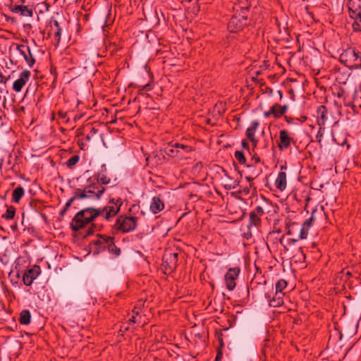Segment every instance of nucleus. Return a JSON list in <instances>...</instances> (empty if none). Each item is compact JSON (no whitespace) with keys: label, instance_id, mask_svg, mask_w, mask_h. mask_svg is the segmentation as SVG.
<instances>
[{"label":"nucleus","instance_id":"f257e3e1","mask_svg":"<svg viewBox=\"0 0 361 361\" xmlns=\"http://www.w3.org/2000/svg\"><path fill=\"white\" fill-rule=\"evenodd\" d=\"M122 204L120 198H112L103 208H85L75 214L70 223V228L73 231H80L88 226L83 232H80L82 238H87L103 227L102 224L94 222L97 218L102 216L104 219L109 220L119 212Z\"/></svg>","mask_w":361,"mask_h":361},{"label":"nucleus","instance_id":"f03ea898","mask_svg":"<svg viewBox=\"0 0 361 361\" xmlns=\"http://www.w3.org/2000/svg\"><path fill=\"white\" fill-rule=\"evenodd\" d=\"M106 166L104 164L101 166L99 172L95 173L87 180V185L84 188L94 185V189L91 188L90 190L94 193L91 194L92 196L90 199L99 200L105 192L106 188L102 185H108L111 182V178L106 175Z\"/></svg>","mask_w":361,"mask_h":361},{"label":"nucleus","instance_id":"7ed1b4c3","mask_svg":"<svg viewBox=\"0 0 361 361\" xmlns=\"http://www.w3.org/2000/svg\"><path fill=\"white\" fill-rule=\"evenodd\" d=\"M240 10L236 8V13L234 14L228 23V30L230 32L237 33L242 31L249 24L247 13L250 11V6L246 4L245 6H239Z\"/></svg>","mask_w":361,"mask_h":361},{"label":"nucleus","instance_id":"20e7f679","mask_svg":"<svg viewBox=\"0 0 361 361\" xmlns=\"http://www.w3.org/2000/svg\"><path fill=\"white\" fill-rule=\"evenodd\" d=\"M137 220L135 216L121 215L116 219L113 228L116 233H129L136 228Z\"/></svg>","mask_w":361,"mask_h":361},{"label":"nucleus","instance_id":"39448f33","mask_svg":"<svg viewBox=\"0 0 361 361\" xmlns=\"http://www.w3.org/2000/svg\"><path fill=\"white\" fill-rule=\"evenodd\" d=\"M350 17L353 19V32H361V0H349L348 3Z\"/></svg>","mask_w":361,"mask_h":361},{"label":"nucleus","instance_id":"423d86ee","mask_svg":"<svg viewBox=\"0 0 361 361\" xmlns=\"http://www.w3.org/2000/svg\"><path fill=\"white\" fill-rule=\"evenodd\" d=\"M91 188L94 189V185H89L87 188H75L73 191V197L68 200L66 203L64 208L61 211L60 215L64 216L66 213L68 209L71 207V204L75 200H83V199H89L92 196L90 194L94 193V192H91Z\"/></svg>","mask_w":361,"mask_h":361},{"label":"nucleus","instance_id":"0eeeda50","mask_svg":"<svg viewBox=\"0 0 361 361\" xmlns=\"http://www.w3.org/2000/svg\"><path fill=\"white\" fill-rule=\"evenodd\" d=\"M111 236L105 234L97 235V238L92 240L89 245L93 255H97L106 250L107 245L109 243V238H111Z\"/></svg>","mask_w":361,"mask_h":361},{"label":"nucleus","instance_id":"6e6552de","mask_svg":"<svg viewBox=\"0 0 361 361\" xmlns=\"http://www.w3.org/2000/svg\"><path fill=\"white\" fill-rule=\"evenodd\" d=\"M355 55L356 50L354 48L348 47L340 54L339 61L345 66L353 70L354 69L355 60L357 59Z\"/></svg>","mask_w":361,"mask_h":361},{"label":"nucleus","instance_id":"1a4fd4ad","mask_svg":"<svg viewBox=\"0 0 361 361\" xmlns=\"http://www.w3.org/2000/svg\"><path fill=\"white\" fill-rule=\"evenodd\" d=\"M240 272V269L238 267L230 268L225 274L224 280L226 286L228 290H233L236 286V279Z\"/></svg>","mask_w":361,"mask_h":361},{"label":"nucleus","instance_id":"9d476101","mask_svg":"<svg viewBox=\"0 0 361 361\" xmlns=\"http://www.w3.org/2000/svg\"><path fill=\"white\" fill-rule=\"evenodd\" d=\"M178 253L168 252L163 257V266L165 271L173 272L176 270L178 265Z\"/></svg>","mask_w":361,"mask_h":361},{"label":"nucleus","instance_id":"9b49d317","mask_svg":"<svg viewBox=\"0 0 361 361\" xmlns=\"http://www.w3.org/2000/svg\"><path fill=\"white\" fill-rule=\"evenodd\" d=\"M295 145L296 141L290 137L287 130H281L279 132V142L278 147L280 150L288 149L291 145Z\"/></svg>","mask_w":361,"mask_h":361},{"label":"nucleus","instance_id":"f8f14e48","mask_svg":"<svg viewBox=\"0 0 361 361\" xmlns=\"http://www.w3.org/2000/svg\"><path fill=\"white\" fill-rule=\"evenodd\" d=\"M264 214V210L263 207L257 206L249 214V225L250 228L251 226L259 227L261 226L262 221L261 216Z\"/></svg>","mask_w":361,"mask_h":361},{"label":"nucleus","instance_id":"ddd939ff","mask_svg":"<svg viewBox=\"0 0 361 361\" xmlns=\"http://www.w3.org/2000/svg\"><path fill=\"white\" fill-rule=\"evenodd\" d=\"M41 272L40 267L35 265L32 268L25 271L23 276V281L27 286H30L33 281L39 276Z\"/></svg>","mask_w":361,"mask_h":361},{"label":"nucleus","instance_id":"4468645a","mask_svg":"<svg viewBox=\"0 0 361 361\" xmlns=\"http://www.w3.org/2000/svg\"><path fill=\"white\" fill-rule=\"evenodd\" d=\"M16 49L23 56L29 67L32 68L35 63V59L28 46L25 44L17 45Z\"/></svg>","mask_w":361,"mask_h":361},{"label":"nucleus","instance_id":"2eb2a0df","mask_svg":"<svg viewBox=\"0 0 361 361\" xmlns=\"http://www.w3.org/2000/svg\"><path fill=\"white\" fill-rule=\"evenodd\" d=\"M30 71L28 70L23 71L20 74V78L17 79L13 84V90L16 92H21L23 86L28 82L30 77Z\"/></svg>","mask_w":361,"mask_h":361},{"label":"nucleus","instance_id":"dca6fc26","mask_svg":"<svg viewBox=\"0 0 361 361\" xmlns=\"http://www.w3.org/2000/svg\"><path fill=\"white\" fill-rule=\"evenodd\" d=\"M10 10L13 13H20L22 16L32 17L33 10L27 6L11 4Z\"/></svg>","mask_w":361,"mask_h":361},{"label":"nucleus","instance_id":"f3484780","mask_svg":"<svg viewBox=\"0 0 361 361\" xmlns=\"http://www.w3.org/2000/svg\"><path fill=\"white\" fill-rule=\"evenodd\" d=\"M165 160V156L162 152H154L150 155H149L146 161L147 164H152L153 166H158L162 164Z\"/></svg>","mask_w":361,"mask_h":361},{"label":"nucleus","instance_id":"a211bd4d","mask_svg":"<svg viewBox=\"0 0 361 361\" xmlns=\"http://www.w3.org/2000/svg\"><path fill=\"white\" fill-rule=\"evenodd\" d=\"M317 123L319 126H325L327 121L328 110L324 105H321L317 110Z\"/></svg>","mask_w":361,"mask_h":361},{"label":"nucleus","instance_id":"6ab92c4d","mask_svg":"<svg viewBox=\"0 0 361 361\" xmlns=\"http://www.w3.org/2000/svg\"><path fill=\"white\" fill-rule=\"evenodd\" d=\"M164 209V204L159 197L155 196L152 198L150 204V211L156 214Z\"/></svg>","mask_w":361,"mask_h":361},{"label":"nucleus","instance_id":"aec40b11","mask_svg":"<svg viewBox=\"0 0 361 361\" xmlns=\"http://www.w3.org/2000/svg\"><path fill=\"white\" fill-rule=\"evenodd\" d=\"M216 336L219 341V346L216 348V355L214 361H221L223 358V348L224 347L223 334L221 331H216Z\"/></svg>","mask_w":361,"mask_h":361},{"label":"nucleus","instance_id":"412c9836","mask_svg":"<svg viewBox=\"0 0 361 361\" xmlns=\"http://www.w3.org/2000/svg\"><path fill=\"white\" fill-rule=\"evenodd\" d=\"M173 142H171L167 147L165 148L164 152L166 154L171 157H183L184 154L180 149L175 148L173 146Z\"/></svg>","mask_w":361,"mask_h":361},{"label":"nucleus","instance_id":"4be33fe9","mask_svg":"<svg viewBox=\"0 0 361 361\" xmlns=\"http://www.w3.org/2000/svg\"><path fill=\"white\" fill-rule=\"evenodd\" d=\"M275 186L283 191L286 188V173L284 171H280L275 180Z\"/></svg>","mask_w":361,"mask_h":361},{"label":"nucleus","instance_id":"5701e85b","mask_svg":"<svg viewBox=\"0 0 361 361\" xmlns=\"http://www.w3.org/2000/svg\"><path fill=\"white\" fill-rule=\"evenodd\" d=\"M49 24H50L51 29H53V27H54L56 29L54 31V37L56 39V41L59 43L61 40V30H62L61 27L60 26V23L57 20L51 18L50 20Z\"/></svg>","mask_w":361,"mask_h":361},{"label":"nucleus","instance_id":"b1692460","mask_svg":"<svg viewBox=\"0 0 361 361\" xmlns=\"http://www.w3.org/2000/svg\"><path fill=\"white\" fill-rule=\"evenodd\" d=\"M259 126V122L257 120L252 121L250 126L247 128L245 135L249 140H252L255 137V133Z\"/></svg>","mask_w":361,"mask_h":361},{"label":"nucleus","instance_id":"393cba45","mask_svg":"<svg viewBox=\"0 0 361 361\" xmlns=\"http://www.w3.org/2000/svg\"><path fill=\"white\" fill-rule=\"evenodd\" d=\"M114 240V237L112 236L111 237V238H109V243H108L107 245L106 250H108V252L111 255L115 257H118L121 253V250L115 245Z\"/></svg>","mask_w":361,"mask_h":361},{"label":"nucleus","instance_id":"a878e982","mask_svg":"<svg viewBox=\"0 0 361 361\" xmlns=\"http://www.w3.org/2000/svg\"><path fill=\"white\" fill-rule=\"evenodd\" d=\"M25 194L23 186L18 185L12 192V202L18 203Z\"/></svg>","mask_w":361,"mask_h":361},{"label":"nucleus","instance_id":"bb28decb","mask_svg":"<svg viewBox=\"0 0 361 361\" xmlns=\"http://www.w3.org/2000/svg\"><path fill=\"white\" fill-rule=\"evenodd\" d=\"M18 322L20 324L27 325L31 322V314L28 310H23L20 312L18 318Z\"/></svg>","mask_w":361,"mask_h":361},{"label":"nucleus","instance_id":"cd10ccee","mask_svg":"<svg viewBox=\"0 0 361 361\" xmlns=\"http://www.w3.org/2000/svg\"><path fill=\"white\" fill-rule=\"evenodd\" d=\"M30 206L37 212H40L46 207L44 201L37 199H32L30 202Z\"/></svg>","mask_w":361,"mask_h":361},{"label":"nucleus","instance_id":"c85d7f7f","mask_svg":"<svg viewBox=\"0 0 361 361\" xmlns=\"http://www.w3.org/2000/svg\"><path fill=\"white\" fill-rule=\"evenodd\" d=\"M284 294L281 293V294L276 295V292L275 293V295L272 298L271 300H269V305L271 307H279L283 304V295Z\"/></svg>","mask_w":361,"mask_h":361},{"label":"nucleus","instance_id":"c756f323","mask_svg":"<svg viewBox=\"0 0 361 361\" xmlns=\"http://www.w3.org/2000/svg\"><path fill=\"white\" fill-rule=\"evenodd\" d=\"M277 106H279L278 103L274 104L269 111L264 113V116L266 118H269L271 116H273V117L276 118H280V111L278 107H276Z\"/></svg>","mask_w":361,"mask_h":361},{"label":"nucleus","instance_id":"7c9ffc66","mask_svg":"<svg viewBox=\"0 0 361 361\" xmlns=\"http://www.w3.org/2000/svg\"><path fill=\"white\" fill-rule=\"evenodd\" d=\"M173 146L175 148L180 149V152L183 153L184 156L185 155V154H188V152H190L194 150V149L191 146L183 145L182 143H178L177 142H175L174 144H173Z\"/></svg>","mask_w":361,"mask_h":361},{"label":"nucleus","instance_id":"2f4dec72","mask_svg":"<svg viewBox=\"0 0 361 361\" xmlns=\"http://www.w3.org/2000/svg\"><path fill=\"white\" fill-rule=\"evenodd\" d=\"M16 214V208L13 206L7 207L6 212L1 217L6 220H11L14 218Z\"/></svg>","mask_w":361,"mask_h":361},{"label":"nucleus","instance_id":"473e14b6","mask_svg":"<svg viewBox=\"0 0 361 361\" xmlns=\"http://www.w3.org/2000/svg\"><path fill=\"white\" fill-rule=\"evenodd\" d=\"M288 285L287 281L285 279L279 280L275 285L276 295L281 294L284 288H286Z\"/></svg>","mask_w":361,"mask_h":361},{"label":"nucleus","instance_id":"72a5a7b5","mask_svg":"<svg viewBox=\"0 0 361 361\" xmlns=\"http://www.w3.org/2000/svg\"><path fill=\"white\" fill-rule=\"evenodd\" d=\"M80 157L78 155H73L68 159L66 163V165L69 169H73L79 161Z\"/></svg>","mask_w":361,"mask_h":361},{"label":"nucleus","instance_id":"f704fd0d","mask_svg":"<svg viewBox=\"0 0 361 361\" xmlns=\"http://www.w3.org/2000/svg\"><path fill=\"white\" fill-rule=\"evenodd\" d=\"M235 158L238 160L240 164H246V158L244 155V153L241 151H235L234 154Z\"/></svg>","mask_w":361,"mask_h":361},{"label":"nucleus","instance_id":"c9c22d12","mask_svg":"<svg viewBox=\"0 0 361 361\" xmlns=\"http://www.w3.org/2000/svg\"><path fill=\"white\" fill-rule=\"evenodd\" d=\"M97 132L98 130L95 129L94 128H92L90 133L82 138V145H83L89 142L91 140V137L97 134Z\"/></svg>","mask_w":361,"mask_h":361},{"label":"nucleus","instance_id":"e433bc0d","mask_svg":"<svg viewBox=\"0 0 361 361\" xmlns=\"http://www.w3.org/2000/svg\"><path fill=\"white\" fill-rule=\"evenodd\" d=\"M333 140L335 141V142L341 146H343L347 142V138L345 137L343 139H340L339 137H337V135L334 132L331 133Z\"/></svg>","mask_w":361,"mask_h":361},{"label":"nucleus","instance_id":"4c0bfd02","mask_svg":"<svg viewBox=\"0 0 361 361\" xmlns=\"http://www.w3.org/2000/svg\"><path fill=\"white\" fill-rule=\"evenodd\" d=\"M315 212V210H313V212H312V216L309 219H307L302 224V226L304 228H307V229L309 230L310 228L311 227V226L312 225L314 221V218L313 217V214Z\"/></svg>","mask_w":361,"mask_h":361},{"label":"nucleus","instance_id":"58836bf2","mask_svg":"<svg viewBox=\"0 0 361 361\" xmlns=\"http://www.w3.org/2000/svg\"><path fill=\"white\" fill-rule=\"evenodd\" d=\"M354 69L361 68V52L356 51Z\"/></svg>","mask_w":361,"mask_h":361},{"label":"nucleus","instance_id":"ea45409f","mask_svg":"<svg viewBox=\"0 0 361 361\" xmlns=\"http://www.w3.org/2000/svg\"><path fill=\"white\" fill-rule=\"evenodd\" d=\"M325 130V126H319V130L317 132V134L316 135V140L317 142H321L322 138L324 135V132Z\"/></svg>","mask_w":361,"mask_h":361},{"label":"nucleus","instance_id":"a19ab883","mask_svg":"<svg viewBox=\"0 0 361 361\" xmlns=\"http://www.w3.org/2000/svg\"><path fill=\"white\" fill-rule=\"evenodd\" d=\"M240 181L239 180H235L233 184H226L224 185V188L226 190H230L232 189L236 188L238 186H239Z\"/></svg>","mask_w":361,"mask_h":361},{"label":"nucleus","instance_id":"79ce46f5","mask_svg":"<svg viewBox=\"0 0 361 361\" xmlns=\"http://www.w3.org/2000/svg\"><path fill=\"white\" fill-rule=\"evenodd\" d=\"M107 49L111 54L117 52L121 48L116 43H110Z\"/></svg>","mask_w":361,"mask_h":361},{"label":"nucleus","instance_id":"37998d69","mask_svg":"<svg viewBox=\"0 0 361 361\" xmlns=\"http://www.w3.org/2000/svg\"><path fill=\"white\" fill-rule=\"evenodd\" d=\"M308 229L307 228H304L302 226L300 231V235H299V239H305L307 238L308 234Z\"/></svg>","mask_w":361,"mask_h":361},{"label":"nucleus","instance_id":"c03bdc74","mask_svg":"<svg viewBox=\"0 0 361 361\" xmlns=\"http://www.w3.org/2000/svg\"><path fill=\"white\" fill-rule=\"evenodd\" d=\"M58 116H59V117H60L62 119H66L65 123H68L69 118H67V112L66 111H63V110H60L58 112Z\"/></svg>","mask_w":361,"mask_h":361},{"label":"nucleus","instance_id":"a18cd8bd","mask_svg":"<svg viewBox=\"0 0 361 361\" xmlns=\"http://www.w3.org/2000/svg\"><path fill=\"white\" fill-rule=\"evenodd\" d=\"M276 107H278L279 110L280 111V117L282 116L283 115L285 114V113L288 110V106L286 105H281L279 104V106H277Z\"/></svg>","mask_w":361,"mask_h":361},{"label":"nucleus","instance_id":"49530a36","mask_svg":"<svg viewBox=\"0 0 361 361\" xmlns=\"http://www.w3.org/2000/svg\"><path fill=\"white\" fill-rule=\"evenodd\" d=\"M250 192V187H245L243 190H240L238 191L240 194H243L244 195H247Z\"/></svg>","mask_w":361,"mask_h":361},{"label":"nucleus","instance_id":"de8ad7c7","mask_svg":"<svg viewBox=\"0 0 361 361\" xmlns=\"http://www.w3.org/2000/svg\"><path fill=\"white\" fill-rule=\"evenodd\" d=\"M152 87L150 84H147L142 87L141 90H139V94H142L143 90L149 91L151 90Z\"/></svg>","mask_w":361,"mask_h":361},{"label":"nucleus","instance_id":"09e8293b","mask_svg":"<svg viewBox=\"0 0 361 361\" xmlns=\"http://www.w3.org/2000/svg\"><path fill=\"white\" fill-rule=\"evenodd\" d=\"M295 224H296L295 223H290V222L286 224V228L287 230V232H286L287 235H291L292 234V232H291V230H290V227L291 226H295Z\"/></svg>","mask_w":361,"mask_h":361},{"label":"nucleus","instance_id":"8fccbe9b","mask_svg":"<svg viewBox=\"0 0 361 361\" xmlns=\"http://www.w3.org/2000/svg\"><path fill=\"white\" fill-rule=\"evenodd\" d=\"M242 147L247 150L250 149L249 143L246 140H243L241 142Z\"/></svg>","mask_w":361,"mask_h":361},{"label":"nucleus","instance_id":"3c124183","mask_svg":"<svg viewBox=\"0 0 361 361\" xmlns=\"http://www.w3.org/2000/svg\"><path fill=\"white\" fill-rule=\"evenodd\" d=\"M8 78L5 77L1 72H0V83H6Z\"/></svg>","mask_w":361,"mask_h":361},{"label":"nucleus","instance_id":"603ef678","mask_svg":"<svg viewBox=\"0 0 361 361\" xmlns=\"http://www.w3.org/2000/svg\"><path fill=\"white\" fill-rule=\"evenodd\" d=\"M284 119L289 124L293 123V121L295 120V118L290 117V116H284Z\"/></svg>","mask_w":361,"mask_h":361},{"label":"nucleus","instance_id":"864d4df0","mask_svg":"<svg viewBox=\"0 0 361 361\" xmlns=\"http://www.w3.org/2000/svg\"><path fill=\"white\" fill-rule=\"evenodd\" d=\"M252 160L254 161L255 164L260 162V158L256 154L252 156Z\"/></svg>","mask_w":361,"mask_h":361},{"label":"nucleus","instance_id":"5fc2aeb1","mask_svg":"<svg viewBox=\"0 0 361 361\" xmlns=\"http://www.w3.org/2000/svg\"><path fill=\"white\" fill-rule=\"evenodd\" d=\"M245 179L250 183V188H252L253 186V185H254L252 183L253 181V180H254V178L250 177V176H246Z\"/></svg>","mask_w":361,"mask_h":361},{"label":"nucleus","instance_id":"6e6d98bb","mask_svg":"<svg viewBox=\"0 0 361 361\" xmlns=\"http://www.w3.org/2000/svg\"><path fill=\"white\" fill-rule=\"evenodd\" d=\"M250 141L252 142V144L253 145V147L254 148L256 147V146L257 145V142H258V140L255 137H254L253 140H250Z\"/></svg>","mask_w":361,"mask_h":361},{"label":"nucleus","instance_id":"4d7b16f0","mask_svg":"<svg viewBox=\"0 0 361 361\" xmlns=\"http://www.w3.org/2000/svg\"><path fill=\"white\" fill-rule=\"evenodd\" d=\"M298 241V239H295V238H289L288 240V245H293L295 243V242Z\"/></svg>","mask_w":361,"mask_h":361},{"label":"nucleus","instance_id":"13d9d810","mask_svg":"<svg viewBox=\"0 0 361 361\" xmlns=\"http://www.w3.org/2000/svg\"><path fill=\"white\" fill-rule=\"evenodd\" d=\"M128 322L129 323H132V324H135L136 322V317H135V315H133L131 317V318L129 319Z\"/></svg>","mask_w":361,"mask_h":361},{"label":"nucleus","instance_id":"bf43d9fd","mask_svg":"<svg viewBox=\"0 0 361 361\" xmlns=\"http://www.w3.org/2000/svg\"><path fill=\"white\" fill-rule=\"evenodd\" d=\"M345 277H346V279H349L350 277L352 276V273L349 271H347L345 273Z\"/></svg>","mask_w":361,"mask_h":361},{"label":"nucleus","instance_id":"052dcab7","mask_svg":"<svg viewBox=\"0 0 361 361\" xmlns=\"http://www.w3.org/2000/svg\"><path fill=\"white\" fill-rule=\"evenodd\" d=\"M133 313L134 314L133 315H137L139 314V311L136 309V307H135L133 310Z\"/></svg>","mask_w":361,"mask_h":361},{"label":"nucleus","instance_id":"680f3d73","mask_svg":"<svg viewBox=\"0 0 361 361\" xmlns=\"http://www.w3.org/2000/svg\"><path fill=\"white\" fill-rule=\"evenodd\" d=\"M222 170H223V172L224 173L225 176H226L227 178H228L231 179V177H230V176L228 175V173L227 172V171H226V170H225V169H222Z\"/></svg>","mask_w":361,"mask_h":361},{"label":"nucleus","instance_id":"e2e57ef3","mask_svg":"<svg viewBox=\"0 0 361 361\" xmlns=\"http://www.w3.org/2000/svg\"><path fill=\"white\" fill-rule=\"evenodd\" d=\"M265 298L267 299V300L269 302V300H271V295L269 293L265 294Z\"/></svg>","mask_w":361,"mask_h":361},{"label":"nucleus","instance_id":"0e129e2a","mask_svg":"<svg viewBox=\"0 0 361 361\" xmlns=\"http://www.w3.org/2000/svg\"><path fill=\"white\" fill-rule=\"evenodd\" d=\"M40 214V216L43 218V219L47 220V216L45 214L42 213V212H39Z\"/></svg>","mask_w":361,"mask_h":361},{"label":"nucleus","instance_id":"69168bd1","mask_svg":"<svg viewBox=\"0 0 361 361\" xmlns=\"http://www.w3.org/2000/svg\"><path fill=\"white\" fill-rule=\"evenodd\" d=\"M299 252L301 253V255H302L303 258L305 259V253L303 252V250H302V247H300V248H299Z\"/></svg>","mask_w":361,"mask_h":361},{"label":"nucleus","instance_id":"338daca9","mask_svg":"<svg viewBox=\"0 0 361 361\" xmlns=\"http://www.w3.org/2000/svg\"><path fill=\"white\" fill-rule=\"evenodd\" d=\"M287 169V166L286 165L281 166V171H283V170H286Z\"/></svg>","mask_w":361,"mask_h":361},{"label":"nucleus","instance_id":"774afa93","mask_svg":"<svg viewBox=\"0 0 361 361\" xmlns=\"http://www.w3.org/2000/svg\"><path fill=\"white\" fill-rule=\"evenodd\" d=\"M278 93H279V95L280 96V99H281L282 96H283V93H282V92H281V90H279V91H278Z\"/></svg>","mask_w":361,"mask_h":361}]
</instances>
